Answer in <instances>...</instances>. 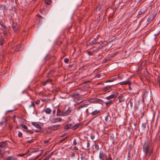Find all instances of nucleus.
Instances as JSON below:
<instances>
[{"label": "nucleus", "instance_id": "nucleus-6", "mask_svg": "<svg viewBox=\"0 0 160 160\" xmlns=\"http://www.w3.org/2000/svg\"><path fill=\"white\" fill-rule=\"evenodd\" d=\"M118 83H111L109 85L106 86V87L103 88H102V90L103 91L105 92H107L109 90V89L111 88L113 85H115Z\"/></svg>", "mask_w": 160, "mask_h": 160}, {"label": "nucleus", "instance_id": "nucleus-20", "mask_svg": "<svg viewBox=\"0 0 160 160\" xmlns=\"http://www.w3.org/2000/svg\"><path fill=\"white\" fill-rule=\"evenodd\" d=\"M6 160H16V159L15 157L13 156H8L5 158Z\"/></svg>", "mask_w": 160, "mask_h": 160}, {"label": "nucleus", "instance_id": "nucleus-39", "mask_svg": "<svg viewBox=\"0 0 160 160\" xmlns=\"http://www.w3.org/2000/svg\"><path fill=\"white\" fill-rule=\"evenodd\" d=\"M116 54V53H113L111 54H109L108 56V58H110L114 57Z\"/></svg>", "mask_w": 160, "mask_h": 160}, {"label": "nucleus", "instance_id": "nucleus-23", "mask_svg": "<svg viewBox=\"0 0 160 160\" xmlns=\"http://www.w3.org/2000/svg\"><path fill=\"white\" fill-rule=\"evenodd\" d=\"M72 124H68L65 126L64 127V129H68L71 128H72Z\"/></svg>", "mask_w": 160, "mask_h": 160}, {"label": "nucleus", "instance_id": "nucleus-18", "mask_svg": "<svg viewBox=\"0 0 160 160\" xmlns=\"http://www.w3.org/2000/svg\"><path fill=\"white\" fill-rule=\"evenodd\" d=\"M74 101L77 103H79L82 102L83 100L79 97L76 98L74 99Z\"/></svg>", "mask_w": 160, "mask_h": 160}, {"label": "nucleus", "instance_id": "nucleus-32", "mask_svg": "<svg viewBox=\"0 0 160 160\" xmlns=\"http://www.w3.org/2000/svg\"><path fill=\"white\" fill-rule=\"evenodd\" d=\"M79 94L76 91L73 94L71 95L72 97L75 98L76 96H79Z\"/></svg>", "mask_w": 160, "mask_h": 160}, {"label": "nucleus", "instance_id": "nucleus-8", "mask_svg": "<svg viewBox=\"0 0 160 160\" xmlns=\"http://www.w3.org/2000/svg\"><path fill=\"white\" fill-rule=\"evenodd\" d=\"M146 11V8L145 7H142L138 12V15H140L144 14Z\"/></svg>", "mask_w": 160, "mask_h": 160}, {"label": "nucleus", "instance_id": "nucleus-48", "mask_svg": "<svg viewBox=\"0 0 160 160\" xmlns=\"http://www.w3.org/2000/svg\"><path fill=\"white\" fill-rule=\"evenodd\" d=\"M90 137L92 139L94 140L95 139V136L93 133H92L91 134Z\"/></svg>", "mask_w": 160, "mask_h": 160}, {"label": "nucleus", "instance_id": "nucleus-60", "mask_svg": "<svg viewBox=\"0 0 160 160\" xmlns=\"http://www.w3.org/2000/svg\"><path fill=\"white\" fill-rule=\"evenodd\" d=\"M63 140H62V139L61 140H59V141H58V143H61L62 142H63Z\"/></svg>", "mask_w": 160, "mask_h": 160}, {"label": "nucleus", "instance_id": "nucleus-34", "mask_svg": "<svg viewBox=\"0 0 160 160\" xmlns=\"http://www.w3.org/2000/svg\"><path fill=\"white\" fill-rule=\"evenodd\" d=\"M52 70L50 71L47 74L46 77L48 78L50 77L52 75Z\"/></svg>", "mask_w": 160, "mask_h": 160}, {"label": "nucleus", "instance_id": "nucleus-25", "mask_svg": "<svg viewBox=\"0 0 160 160\" xmlns=\"http://www.w3.org/2000/svg\"><path fill=\"white\" fill-rule=\"evenodd\" d=\"M7 147L6 142H1V148H5Z\"/></svg>", "mask_w": 160, "mask_h": 160}, {"label": "nucleus", "instance_id": "nucleus-56", "mask_svg": "<svg viewBox=\"0 0 160 160\" xmlns=\"http://www.w3.org/2000/svg\"><path fill=\"white\" fill-rule=\"evenodd\" d=\"M40 101L39 99H38L37 100L36 102H35V103L36 104H39L40 103Z\"/></svg>", "mask_w": 160, "mask_h": 160}, {"label": "nucleus", "instance_id": "nucleus-24", "mask_svg": "<svg viewBox=\"0 0 160 160\" xmlns=\"http://www.w3.org/2000/svg\"><path fill=\"white\" fill-rule=\"evenodd\" d=\"M148 124V122H147L145 123H143L141 125V128L143 130H145L146 127V126Z\"/></svg>", "mask_w": 160, "mask_h": 160}, {"label": "nucleus", "instance_id": "nucleus-61", "mask_svg": "<svg viewBox=\"0 0 160 160\" xmlns=\"http://www.w3.org/2000/svg\"><path fill=\"white\" fill-rule=\"evenodd\" d=\"M128 158H131V154L129 151L128 152Z\"/></svg>", "mask_w": 160, "mask_h": 160}, {"label": "nucleus", "instance_id": "nucleus-9", "mask_svg": "<svg viewBox=\"0 0 160 160\" xmlns=\"http://www.w3.org/2000/svg\"><path fill=\"white\" fill-rule=\"evenodd\" d=\"M72 111V108L70 107H69L68 109L66 110H64L63 111V113H64V116H66L68 115Z\"/></svg>", "mask_w": 160, "mask_h": 160}, {"label": "nucleus", "instance_id": "nucleus-37", "mask_svg": "<svg viewBox=\"0 0 160 160\" xmlns=\"http://www.w3.org/2000/svg\"><path fill=\"white\" fill-rule=\"evenodd\" d=\"M85 145L86 146V147L87 148H88L87 149L89 150L90 149V148H90V143L88 141H87V142H86V144H85Z\"/></svg>", "mask_w": 160, "mask_h": 160}, {"label": "nucleus", "instance_id": "nucleus-63", "mask_svg": "<svg viewBox=\"0 0 160 160\" xmlns=\"http://www.w3.org/2000/svg\"><path fill=\"white\" fill-rule=\"evenodd\" d=\"M33 139H32L28 141H27V142H29V143H32V141H33Z\"/></svg>", "mask_w": 160, "mask_h": 160}, {"label": "nucleus", "instance_id": "nucleus-11", "mask_svg": "<svg viewBox=\"0 0 160 160\" xmlns=\"http://www.w3.org/2000/svg\"><path fill=\"white\" fill-rule=\"evenodd\" d=\"M82 126V124L81 123H77L75 125L72 126V129L73 130H76L80 127H81Z\"/></svg>", "mask_w": 160, "mask_h": 160}, {"label": "nucleus", "instance_id": "nucleus-52", "mask_svg": "<svg viewBox=\"0 0 160 160\" xmlns=\"http://www.w3.org/2000/svg\"><path fill=\"white\" fill-rule=\"evenodd\" d=\"M18 136L19 137H22V133L20 132H18Z\"/></svg>", "mask_w": 160, "mask_h": 160}, {"label": "nucleus", "instance_id": "nucleus-51", "mask_svg": "<svg viewBox=\"0 0 160 160\" xmlns=\"http://www.w3.org/2000/svg\"><path fill=\"white\" fill-rule=\"evenodd\" d=\"M81 159L82 160H87L88 159L85 157V156H82L81 157Z\"/></svg>", "mask_w": 160, "mask_h": 160}, {"label": "nucleus", "instance_id": "nucleus-30", "mask_svg": "<svg viewBox=\"0 0 160 160\" xmlns=\"http://www.w3.org/2000/svg\"><path fill=\"white\" fill-rule=\"evenodd\" d=\"M94 147L95 148V151L96 152H97L98 150L101 148H100L99 146V145L98 144H97L96 143H95L94 144Z\"/></svg>", "mask_w": 160, "mask_h": 160}, {"label": "nucleus", "instance_id": "nucleus-10", "mask_svg": "<svg viewBox=\"0 0 160 160\" xmlns=\"http://www.w3.org/2000/svg\"><path fill=\"white\" fill-rule=\"evenodd\" d=\"M116 138V135L113 134H111L110 136V139L112 143H114Z\"/></svg>", "mask_w": 160, "mask_h": 160}, {"label": "nucleus", "instance_id": "nucleus-54", "mask_svg": "<svg viewBox=\"0 0 160 160\" xmlns=\"http://www.w3.org/2000/svg\"><path fill=\"white\" fill-rule=\"evenodd\" d=\"M64 62L66 63H68L69 62V59L68 58L64 59Z\"/></svg>", "mask_w": 160, "mask_h": 160}, {"label": "nucleus", "instance_id": "nucleus-16", "mask_svg": "<svg viewBox=\"0 0 160 160\" xmlns=\"http://www.w3.org/2000/svg\"><path fill=\"white\" fill-rule=\"evenodd\" d=\"M118 84L121 85L128 84L129 86L131 85V83L130 82V81H125L122 82H121L118 83Z\"/></svg>", "mask_w": 160, "mask_h": 160}, {"label": "nucleus", "instance_id": "nucleus-1", "mask_svg": "<svg viewBox=\"0 0 160 160\" xmlns=\"http://www.w3.org/2000/svg\"><path fill=\"white\" fill-rule=\"evenodd\" d=\"M99 157L100 160H114L110 154L108 155L106 152L102 150L99 152Z\"/></svg>", "mask_w": 160, "mask_h": 160}, {"label": "nucleus", "instance_id": "nucleus-47", "mask_svg": "<svg viewBox=\"0 0 160 160\" xmlns=\"http://www.w3.org/2000/svg\"><path fill=\"white\" fill-rule=\"evenodd\" d=\"M35 103H34V102H33L31 104L29 105V107L30 108L31 107H33L34 109H35Z\"/></svg>", "mask_w": 160, "mask_h": 160}, {"label": "nucleus", "instance_id": "nucleus-44", "mask_svg": "<svg viewBox=\"0 0 160 160\" xmlns=\"http://www.w3.org/2000/svg\"><path fill=\"white\" fill-rule=\"evenodd\" d=\"M21 126L23 128L26 129H28V127L25 125L23 124H21Z\"/></svg>", "mask_w": 160, "mask_h": 160}, {"label": "nucleus", "instance_id": "nucleus-45", "mask_svg": "<svg viewBox=\"0 0 160 160\" xmlns=\"http://www.w3.org/2000/svg\"><path fill=\"white\" fill-rule=\"evenodd\" d=\"M112 94L114 96V99H115L118 95V92H113Z\"/></svg>", "mask_w": 160, "mask_h": 160}, {"label": "nucleus", "instance_id": "nucleus-7", "mask_svg": "<svg viewBox=\"0 0 160 160\" xmlns=\"http://www.w3.org/2000/svg\"><path fill=\"white\" fill-rule=\"evenodd\" d=\"M62 121V119L61 118H52L50 120V121L52 123H56L58 122H61Z\"/></svg>", "mask_w": 160, "mask_h": 160}, {"label": "nucleus", "instance_id": "nucleus-57", "mask_svg": "<svg viewBox=\"0 0 160 160\" xmlns=\"http://www.w3.org/2000/svg\"><path fill=\"white\" fill-rule=\"evenodd\" d=\"M77 144V142L76 141V139H75L73 142V144L74 145H76Z\"/></svg>", "mask_w": 160, "mask_h": 160}, {"label": "nucleus", "instance_id": "nucleus-43", "mask_svg": "<svg viewBox=\"0 0 160 160\" xmlns=\"http://www.w3.org/2000/svg\"><path fill=\"white\" fill-rule=\"evenodd\" d=\"M2 38L1 35V40H2V41H1V45H2L3 44H5V43L3 41V40H2Z\"/></svg>", "mask_w": 160, "mask_h": 160}, {"label": "nucleus", "instance_id": "nucleus-14", "mask_svg": "<svg viewBox=\"0 0 160 160\" xmlns=\"http://www.w3.org/2000/svg\"><path fill=\"white\" fill-rule=\"evenodd\" d=\"M22 46V44L17 45L15 47H14L13 49H14L15 51H20L21 48Z\"/></svg>", "mask_w": 160, "mask_h": 160}, {"label": "nucleus", "instance_id": "nucleus-31", "mask_svg": "<svg viewBox=\"0 0 160 160\" xmlns=\"http://www.w3.org/2000/svg\"><path fill=\"white\" fill-rule=\"evenodd\" d=\"M118 98L119 99V102H121L124 100V99L123 98V96L122 95L119 96Z\"/></svg>", "mask_w": 160, "mask_h": 160}, {"label": "nucleus", "instance_id": "nucleus-27", "mask_svg": "<svg viewBox=\"0 0 160 160\" xmlns=\"http://www.w3.org/2000/svg\"><path fill=\"white\" fill-rule=\"evenodd\" d=\"M45 112L47 114H49L51 112V109L49 108H47L44 110Z\"/></svg>", "mask_w": 160, "mask_h": 160}, {"label": "nucleus", "instance_id": "nucleus-33", "mask_svg": "<svg viewBox=\"0 0 160 160\" xmlns=\"http://www.w3.org/2000/svg\"><path fill=\"white\" fill-rule=\"evenodd\" d=\"M1 9H2L3 10H7V8L6 5L3 4L1 5Z\"/></svg>", "mask_w": 160, "mask_h": 160}, {"label": "nucleus", "instance_id": "nucleus-21", "mask_svg": "<svg viewBox=\"0 0 160 160\" xmlns=\"http://www.w3.org/2000/svg\"><path fill=\"white\" fill-rule=\"evenodd\" d=\"M52 57V56H51V55L49 54H48L44 58V60L45 61L51 59Z\"/></svg>", "mask_w": 160, "mask_h": 160}, {"label": "nucleus", "instance_id": "nucleus-15", "mask_svg": "<svg viewBox=\"0 0 160 160\" xmlns=\"http://www.w3.org/2000/svg\"><path fill=\"white\" fill-rule=\"evenodd\" d=\"M32 124L37 128L40 129H41V126L38 122H32Z\"/></svg>", "mask_w": 160, "mask_h": 160}, {"label": "nucleus", "instance_id": "nucleus-64", "mask_svg": "<svg viewBox=\"0 0 160 160\" xmlns=\"http://www.w3.org/2000/svg\"><path fill=\"white\" fill-rule=\"evenodd\" d=\"M49 140L45 141H44V143H47L49 142Z\"/></svg>", "mask_w": 160, "mask_h": 160}, {"label": "nucleus", "instance_id": "nucleus-42", "mask_svg": "<svg viewBox=\"0 0 160 160\" xmlns=\"http://www.w3.org/2000/svg\"><path fill=\"white\" fill-rule=\"evenodd\" d=\"M45 3L47 5H50L51 3V0H45Z\"/></svg>", "mask_w": 160, "mask_h": 160}, {"label": "nucleus", "instance_id": "nucleus-50", "mask_svg": "<svg viewBox=\"0 0 160 160\" xmlns=\"http://www.w3.org/2000/svg\"><path fill=\"white\" fill-rule=\"evenodd\" d=\"M157 82L159 85V87L160 88V77H158L157 78Z\"/></svg>", "mask_w": 160, "mask_h": 160}, {"label": "nucleus", "instance_id": "nucleus-41", "mask_svg": "<svg viewBox=\"0 0 160 160\" xmlns=\"http://www.w3.org/2000/svg\"><path fill=\"white\" fill-rule=\"evenodd\" d=\"M19 26L17 23L13 22L12 25V26L13 28L16 27L17 26Z\"/></svg>", "mask_w": 160, "mask_h": 160}, {"label": "nucleus", "instance_id": "nucleus-53", "mask_svg": "<svg viewBox=\"0 0 160 160\" xmlns=\"http://www.w3.org/2000/svg\"><path fill=\"white\" fill-rule=\"evenodd\" d=\"M7 121V120L6 118H5L4 119V120L3 122H1V125L3 124L5 122H6Z\"/></svg>", "mask_w": 160, "mask_h": 160}, {"label": "nucleus", "instance_id": "nucleus-22", "mask_svg": "<svg viewBox=\"0 0 160 160\" xmlns=\"http://www.w3.org/2000/svg\"><path fill=\"white\" fill-rule=\"evenodd\" d=\"M117 76H114V78H111L110 80L106 81H105V82L107 83L108 82H113L116 79H115V78H116Z\"/></svg>", "mask_w": 160, "mask_h": 160}, {"label": "nucleus", "instance_id": "nucleus-4", "mask_svg": "<svg viewBox=\"0 0 160 160\" xmlns=\"http://www.w3.org/2000/svg\"><path fill=\"white\" fill-rule=\"evenodd\" d=\"M61 128V126L60 125L55 124L49 127L48 128L51 130L56 131L60 129Z\"/></svg>", "mask_w": 160, "mask_h": 160}, {"label": "nucleus", "instance_id": "nucleus-26", "mask_svg": "<svg viewBox=\"0 0 160 160\" xmlns=\"http://www.w3.org/2000/svg\"><path fill=\"white\" fill-rule=\"evenodd\" d=\"M113 98H114V95H113L112 94V95L106 98V99L108 100H111V99Z\"/></svg>", "mask_w": 160, "mask_h": 160}, {"label": "nucleus", "instance_id": "nucleus-36", "mask_svg": "<svg viewBox=\"0 0 160 160\" xmlns=\"http://www.w3.org/2000/svg\"><path fill=\"white\" fill-rule=\"evenodd\" d=\"M153 152V148H152L151 149H150L149 150V153L148 154H149L148 156L150 157L151 155H152Z\"/></svg>", "mask_w": 160, "mask_h": 160}, {"label": "nucleus", "instance_id": "nucleus-49", "mask_svg": "<svg viewBox=\"0 0 160 160\" xmlns=\"http://www.w3.org/2000/svg\"><path fill=\"white\" fill-rule=\"evenodd\" d=\"M51 157L49 154L44 159V160H48Z\"/></svg>", "mask_w": 160, "mask_h": 160}, {"label": "nucleus", "instance_id": "nucleus-58", "mask_svg": "<svg viewBox=\"0 0 160 160\" xmlns=\"http://www.w3.org/2000/svg\"><path fill=\"white\" fill-rule=\"evenodd\" d=\"M2 53H3V54H2V57H3L4 55L6 52H5V50H3V49L2 50Z\"/></svg>", "mask_w": 160, "mask_h": 160}, {"label": "nucleus", "instance_id": "nucleus-2", "mask_svg": "<svg viewBox=\"0 0 160 160\" xmlns=\"http://www.w3.org/2000/svg\"><path fill=\"white\" fill-rule=\"evenodd\" d=\"M150 143V142H145L142 147L143 151L145 155L146 156H147L148 154L149 153V151L150 150L149 149Z\"/></svg>", "mask_w": 160, "mask_h": 160}, {"label": "nucleus", "instance_id": "nucleus-17", "mask_svg": "<svg viewBox=\"0 0 160 160\" xmlns=\"http://www.w3.org/2000/svg\"><path fill=\"white\" fill-rule=\"evenodd\" d=\"M57 116H64L63 111H61L59 109L57 111Z\"/></svg>", "mask_w": 160, "mask_h": 160}, {"label": "nucleus", "instance_id": "nucleus-3", "mask_svg": "<svg viewBox=\"0 0 160 160\" xmlns=\"http://www.w3.org/2000/svg\"><path fill=\"white\" fill-rule=\"evenodd\" d=\"M1 30L2 31V33L4 36H6L8 34V31L6 29V26L4 24L1 23ZM1 33L2 32H1Z\"/></svg>", "mask_w": 160, "mask_h": 160}, {"label": "nucleus", "instance_id": "nucleus-13", "mask_svg": "<svg viewBox=\"0 0 160 160\" xmlns=\"http://www.w3.org/2000/svg\"><path fill=\"white\" fill-rule=\"evenodd\" d=\"M114 102V101L112 100H108L107 102H104L103 103H104L107 108L109 106L113 104Z\"/></svg>", "mask_w": 160, "mask_h": 160}, {"label": "nucleus", "instance_id": "nucleus-28", "mask_svg": "<svg viewBox=\"0 0 160 160\" xmlns=\"http://www.w3.org/2000/svg\"><path fill=\"white\" fill-rule=\"evenodd\" d=\"M13 28V30L14 31V32H19V26H16V27Z\"/></svg>", "mask_w": 160, "mask_h": 160}, {"label": "nucleus", "instance_id": "nucleus-40", "mask_svg": "<svg viewBox=\"0 0 160 160\" xmlns=\"http://www.w3.org/2000/svg\"><path fill=\"white\" fill-rule=\"evenodd\" d=\"M98 48H92V51L93 52H96L98 51Z\"/></svg>", "mask_w": 160, "mask_h": 160}, {"label": "nucleus", "instance_id": "nucleus-46", "mask_svg": "<svg viewBox=\"0 0 160 160\" xmlns=\"http://www.w3.org/2000/svg\"><path fill=\"white\" fill-rule=\"evenodd\" d=\"M109 59L108 58H105L103 61L102 62L106 63L108 62L109 61Z\"/></svg>", "mask_w": 160, "mask_h": 160}, {"label": "nucleus", "instance_id": "nucleus-62", "mask_svg": "<svg viewBox=\"0 0 160 160\" xmlns=\"http://www.w3.org/2000/svg\"><path fill=\"white\" fill-rule=\"evenodd\" d=\"M73 149L75 150H78V148L77 147L75 146L73 148Z\"/></svg>", "mask_w": 160, "mask_h": 160}, {"label": "nucleus", "instance_id": "nucleus-29", "mask_svg": "<svg viewBox=\"0 0 160 160\" xmlns=\"http://www.w3.org/2000/svg\"><path fill=\"white\" fill-rule=\"evenodd\" d=\"M52 81V80L49 78L47 80H46L45 82H43V85H45L47 83L49 82H51Z\"/></svg>", "mask_w": 160, "mask_h": 160}, {"label": "nucleus", "instance_id": "nucleus-38", "mask_svg": "<svg viewBox=\"0 0 160 160\" xmlns=\"http://www.w3.org/2000/svg\"><path fill=\"white\" fill-rule=\"evenodd\" d=\"M101 45H102V47L104 46H107L108 45V42H107L106 41L102 43L101 44Z\"/></svg>", "mask_w": 160, "mask_h": 160}, {"label": "nucleus", "instance_id": "nucleus-35", "mask_svg": "<svg viewBox=\"0 0 160 160\" xmlns=\"http://www.w3.org/2000/svg\"><path fill=\"white\" fill-rule=\"evenodd\" d=\"M99 112H100L99 111L96 110L94 111V112H92L91 113V114L92 115H96V114L99 113Z\"/></svg>", "mask_w": 160, "mask_h": 160}, {"label": "nucleus", "instance_id": "nucleus-59", "mask_svg": "<svg viewBox=\"0 0 160 160\" xmlns=\"http://www.w3.org/2000/svg\"><path fill=\"white\" fill-rule=\"evenodd\" d=\"M108 117H109L108 115L106 117V118H105V121L106 122H107L108 121Z\"/></svg>", "mask_w": 160, "mask_h": 160}, {"label": "nucleus", "instance_id": "nucleus-5", "mask_svg": "<svg viewBox=\"0 0 160 160\" xmlns=\"http://www.w3.org/2000/svg\"><path fill=\"white\" fill-rule=\"evenodd\" d=\"M88 105V104H83L80 105L77 108V110L78 111H80L81 112H84L85 110H84V108H85L86 107H87Z\"/></svg>", "mask_w": 160, "mask_h": 160}, {"label": "nucleus", "instance_id": "nucleus-12", "mask_svg": "<svg viewBox=\"0 0 160 160\" xmlns=\"http://www.w3.org/2000/svg\"><path fill=\"white\" fill-rule=\"evenodd\" d=\"M90 100L91 102H102V103L104 102V101L102 100L97 98H91L90 99Z\"/></svg>", "mask_w": 160, "mask_h": 160}, {"label": "nucleus", "instance_id": "nucleus-19", "mask_svg": "<svg viewBox=\"0 0 160 160\" xmlns=\"http://www.w3.org/2000/svg\"><path fill=\"white\" fill-rule=\"evenodd\" d=\"M154 18L153 16L152 15H150L149 17L147 19V21L148 22V23H149L151 21H152L154 19Z\"/></svg>", "mask_w": 160, "mask_h": 160}, {"label": "nucleus", "instance_id": "nucleus-55", "mask_svg": "<svg viewBox=\"0 0 160 160\" xmlns=\"http://www.w3.org/2000/svg\"><path fill=\"white\" fill-rule=\"evenodd\" d=\"M85 110V112H86L87 114H88V109L87 108V107H86L85 108H84V110Z\"/></svg>", "mask_w": 160, "mask_h": 160}]
</instances>
